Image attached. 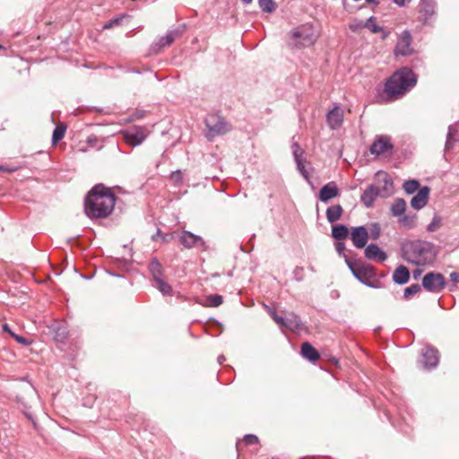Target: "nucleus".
Here are the masks:
<instances>
[{
  "label": "nucleus",
  "mask_w": 459,
  "mask_h": 459,
  "mask_svg": "<svg viewBox=\"0 0 459 459\" xmlns=\"http://www.w3.org/2000/svg\"><path fill=\"white\" fill-rule=\"evenodd\" d=\"M421 290V287L420 284L415 283L407 287L403 291V297L405 299H410L411 296L419 293Z\"/></svg>",
  "instance_id": "obj_38"
},
{
  "label": "nucleus",
  "mask_w": 459,
  "mask_h": 459,
  "mask_svg": "<svg viewBox=\"0 0 459 459\" xmlns=\"http://www.w3.org/2000/svg\"><path fill=\"white\" fill-rule=\"evenodd\" d=\"M380 232H381V228H380L379 224L373 223L371 225V230H370V238L374 240H377L380 236Z\"/></svg>",
  "instance_id": "obj_42"
},
{
  "label": "nucleus",
  "mask_w": 459,
  "mask_h": 459,
  "mask_svg": "<svg viewBox=\"0 0 459 459\" xmlns=\"http://www.w3.org/2000/svg\"><path fill=\"white\" fill-rule=\"evenodd\" d=\"M450 279L452 281L454 282H458L459 281V273H452L450 274Z\"/></svg>",
  "instance_id": "obj_51"
},
{
  "label": "nucleus",
  "mask_w": 459,
  "mask_h": 459,
  "mask_svg": "<svg viewBox=\"0 0 459 459\" xmlns=\"http://www.w3.org/2000/svg\"><path fill=\"white\" fill-rule=\"evenodd\" d=\"M268 312L274 322L281 327L287 328L295 333H299L305 328L300 318L296 314L290 313L286 316H281L277 315L275 310L272 308H268Z\"/></svg>",
  "instance_id": "obj_8"
},
{
  "label": "nucleus",
  "mask_w": 459,
  "mask_h": 459,
  "mask_svg": "<svg viewBox=\"0 0 459 459\" xmlns=\"http://www.w3.org/2000/svg\"><path fill=\"white\" fill-rule=\"evenodd\" d=\"M241 3L245 5H247L252 3L253 0H240Z\"/></svg>",
  "instance_id": "obj_54"
},
{
  "label": "nucleus",
  "mask_w": 459,
  "mask_h": 459,
  "mask_svg": "<svg viewBox=\"0 0 459 459\" xmlns=\"http://www.w3.org/2000/svg\"><path fill=\"white\" fill-rule=\"evenodd\" d=\"M181 34L182 31L180 30H169L164 37L160 39L158 43L160 48H166L170 46L176 39L181 36Z\"/></svg>",
  "instance_id": "obj_25"
},
{
  "label": "nucleus",
  "mask_w": 459,
  "mask_h": 459,
  "mask_svg": "<svg viewBox=\"0 0 459 459\" xmlns=\"http://www.w3.org/2000/svg\"><path fill=\"white\" fill-rule=\"evenodd\" d=\"M160 234V230H158L157 233L152 236V239L156 240L157 236Z\"/></svg>",
  "instance_id": "obj_58"
},
{
  "label": "nucleus",
  "mask_w": 459,
  "mask_h": 459,
  "mask_svg": "<svg viewBox=\"0 0 459 459\" xmlns=\"http://www.w3.org/2000/svg\"><path fill=\"white\" fill-rule=\"evenodd\" d=\"M3 331L8 333L11 335V333H13L7 324L3 325Z\"/></svg>",
  "instance_id": "obj_53"
},
{
  "label": "nucleus",
  "mask_w": 459,
  "mask_h": 459,
  "mask_svg": "<svg viewBox=\"0 0 459 459\" xmlns=\"http://www.w3.org/2000/svg\"><path fill=\"white\" fill-rule=\"evenodd\" d=\"M387 36H388V33L385 32V33L383 34L382 39H385V38H387Z\"/></svg>",
  "instance_id": "obj_59"
},
{
  "label": "nucleus",
  "mask_w": 459,
  "mask_h": 459,
  "mask_svg": "<svg viewBox=\"0 0 459 459\" xmlns=\"http://www.w3.org/2000/svg\"><path fill=\"white\" fill-rule=\"evenodd\" d=\"M171 178L176 180V181H179L181 179V174H180V171H176V172H173L171 174Z\"/></svg>",
  "instance_id": "obj_50"
},
{
  "label": "nucleus",
  "mask_w": 459,
  "mask_h": 459,
  "mask_svg": "<svg viewBox=\"0 0 459 459\" xmlns=\"http://www.w3.org/2000/svg\"><path fill=\"white\" fill-rule=\"evenodd\" d=\"M11 336L17 342H19L20 344H22V345H30L31 343L30 341H29L28 339L21 336V335H18L14 333H11Z\"/></svg>",
  "instance_id": "obj_44"
},
{
  "label": "nucleus",
  "mask_w": 459,
  "mask_h": 459,
  "mask_svg": "<svg viewBox=\"0 0 459 459\" xmlns=\"http://www.w3.org/2000/svg\"><path fill=\"white\" fill-rule=\"evenodd\" d=\"M368 3L369 4H378L379 1L378 0H366Z\"/></svg>",
  "instance_id": "obj_57"
},
{
  "label": "nucleus",
  "mask_w": 459,
  "mask_h": 459,
  "mask_svg": "<svg viewBox=\"0 0 459 459\" xmlns=\"http://www.w3.org/2000/svg\"><path fill=\"white\" fill-rule=\"evenodd\" d=\"M222 297L218 294L210 295L205 299V305L207 307H219L222 303Z\"/></svg>",
  "instance_id": "obj_36"
},
{
  "label": "nucleus",
  "mask_w": 459,
  "mask_h": 459,
  "mask_svg": "<svg viewBox=\"0 0 459 459\" xmlns=\"http://www.w3.org/2000/svg\"><path fill=\"white\" fill-rule=\"evenodd\" d=\"M154 287L163 295V296H172L173 290L170 284L167 282L165 277L161 279H158L154 281Z\"/></svg>",
  "instance_id": "obj_28"
},
{
  "label": "nucleus",
  "mask_w": 459,
  "mask_h": 459,
  "mask_svg": "<svg viewBox=\"0 0 459 459\" xmlns=\"http://www.w3.org/2000/svg\"><path fill=\"white\" fill-rule=\"evenodd\" d=\"M173 238L172 234H164L161 236V238L164 242H169Z\"/></svg>",
  "instance_id": "obj_52"
},
{
  "label": "nucleus",
  "mask_w": 459,
  "mask_h": 459,
  "mask_svg": "<svg viewBox=\"0 0 459 459\" xmlns=\"http://www.w3.org/2000/svg\"><path fill=\"white\" fill-rule=\"evenodd\" d=\"M225 360V357L223 355H221L218 357V362L222 363Z\"/></svg>",
  "instance_id": "obj_56"
},
{
  "label": "nucleus",
  "mask_w": 459,
  "mask_h": 459,
  "mask_svg": "<svg viewBox=\"0 0 459 459\" xmlns=\"http://www.w3.org/2000/svg\"><path fill=\"white\" fill-rule=\"evenodd\" d=\"M179 241L186 248H192L194 247H204L205 246L204 240L200 236L186 230L182 232Z\"/></svg>",
  "instance_id": "obj_15"
},
{
  "label": "nucleus",
  "mask_w": 459,
  "mask_h": 459,
  "mask_svg": "<svg viewBox=\"0 0 459 459\" xmlns=\"http://www.w3.org/2000/svg\"><path fill=\"white\" fill-rule=\"evenodd\" d=\"M446 281L441 273H429L422 279L423 288L430 292L437 293L445 287Z\"/></svg>",
  "instance_id": "obj_9"
},
{
  "label": "nucleus",
  "mask_w": 459,
  "mask_h": 459,
  "mask_svg": "<svg viewBox=\"0 0 459 459\" xmlns=\"http://www.w3.org/2000/svg\"><path fill=\"white\" fill-rule=\"evenodd\" d=\"M377 196H380V188L375 185H370L362 193L360 201L367 208H369Z\"/></svg>",
  "instance_id": "obj_20"
},
{
  "label": "nucleus",
  "mask_w": 459,
  "mask_h": 459,
  "mask_svg": "<svg viewBox=\"0 0 459 459\" xmlns=\"http://www.w3.org/2000/svg\"><path fill=\"white\" fill-rule=\"evenodd\" d=\"M362 28H365V22L360 21H354L351 23H350V29L352 31H357Z\"/></svg>",
  "instance_id": "obj_46"
},
{
  "label": "nucleus",
  "mask_w": 459,
  "mask_h": 459,
  "mask_svg": "<svg viewBox=\"0 0 459 459\" xmlns=\"http://www.w3.org/2000/svg\"><path fill=\"white\" fill-rule=\"evenodd\" d=\"M4 48L3 46L0 45V49Z\"/></svg>",
  "instance_id": "obj_60"
},
{
  "label": "nucleus",
  "mask_w": 459,
  "mask_h": 459,
  "mask_svg": "<svg viewBox=\"0 0 459 459\" xmlns=\"http://www.w3.org/2000/svg\"><path fill=\"white\" fill-rule=\"evenodd\" d=\"M403 190L408 194V195H411L413 193H415L419 187H420V183L418 180L416 179H411V180H407L403 183Z\"/></svg>",
  "instance_id": "obj_33"
},
{
  "label": "nucleus",
  "mask_w": 459,
  "mask_h": 459,
  "mask_svg": "<svg viewBox=\"0 0 459 459\" xmlns=\"http://www.w3.org/2000/svg\"><path fill=\"white\" fill-rule=\"evenodd\" d=\"M377 180L378 183H382L380 188V196L388 197L394 192V183L392 178L385 172L378 171L377 173Z\"/></svg>",
  "instance_id": "obj_14"
},
{
  "label": "nucleus",
  "mask_w": 459,
  "mask_h": 459,
  "mask_svg": "<svg viewBox=\"0 0 459 459\" xmlns=\"http://www.w3.org/2000/svg\"><path fill=\"white\" fill-rule=\"evenodd\" d=\"M411 35L408 30H403L398 37V41L394 48V53L396 56H409L412 53V48H411Z\"/></svg>",
  "instance_id": "obj_11"
},
{
  "label": "nucleus",
  "mask_w": 459,
  "mask_h": 459,
  "mask_svg": "<svg viewBox=\"0 0 459 459\" xmlns=\"http://www.w3.org/2000/svg\"><path fill=\"white\" fill-rule=\"evenodd\" d=\"M417 82L414 73L407 67L395 72L385 82V91L390 96H401Z\"/></svg>",
  "instance_id": "obj_2"
},
{
  "label": "nucleus",
  "mask_w": 459,
  "mask_h": 459,
  "mask_svg": "<svg viewBox=\"0 0 459 459\" xmlns=\"http://www.w3.org/2000/svg\"><path fill=\"white\" fill-rule=\"evenodd\" d=\"M430 189L429 186H423L419 189V192L411 198V205L415 210L422 209L428 203Z\"/></svg>",
  "instance_id": "obj_19"
},
{
  "label": "nucleus",
  "mask_w": 459,
  "mask_h": 459,
  "mask_svg": "<svg viewBox=\"0 0 459 459\" xmlns=\"http://www.w3.org/2000/svg\"><path fill=\"white\" fill-rule=\"evenodd\" d=\"M392 152L393 144L391 143L390 137L387 135L377 136L370 146V152L373 155L391 154Z\"/></svg>",
  "instance_id": "obj_12"
},
{
  "label": "nucleus",
  "mask_w": 459,
  "mask_h": 459,
  "mask_svg": "<svg viewBox=\"0 0 459 459\" xmlns=\"http://www.w3.org/2000/svg\"><path fill=\"white\" fill-rule=\"evenodd\" d=\"M406 211V202L403 198H397L392 207L391 213L394 217L402 216Z\"/></svg>",
  "instance_id": "obj_30"
},
{
  "label": "nucleus",
  "mask_w": 459,
  "mask_h": 459,
  "mask_svg": "<svg viewBox=\"0 0 459 459\" xmlns=\"http://www.w3.org/2000/svg\"><path fill=\"white\" fill-rule=\"evenodd\" d=\"M416 215L415 214H403L399 216L398 222L399 224L407 229H413L416 226Z\"/></svg>",
  "instance_id": "obj_31"
},
{
  "label": "nucleus",
  "mask_w": 459,
  "mask_h": 459,
  "mask_svg": "<svg viewBox=\"0 0 459 459\" xmlns=\"http://www.w3.org/2000/svg\"><path fill=\"white\" fill-rule=\"evenodd\" d=\"M65 130H66V127L64 125H60L55 128L53 134H52L53 143H56L64 138Z\"/></svg>",
  "instance_id": "obj_35"
},
{
  "label": "nucleus",
  "mask_w": 459,
  "mask_h": 459,
  "mask_svg": "<svg viewBox=\"0 0 459 459\" xmlns=\"http://www.w3.org/2000/svg\"><path fill=\"white\" fill-rule=\"evenodd\" d=\"M410 279V272L404 265H399L393 273V281L399 285L405 284Z\"/></svg>",
  "instance_id": "obj_23"
},
{
  "label": "nucleus",
  "mask_w": 459,
  "mask_h": 459,
  "mask_svg": "<svg viewBox=\"0 0 459 459\" xmlns=\"http://www.w3.org/2000/svg\"><path fill=\"white\" fill-rule=\"evenodd\" d=\"M365 256L368 260L384 262L387 259V255L377 244H369L365 247Z\"/></svg>",
  "instance_id": "obj_22"
},
{
  "label": "nucleus",
  "mask_w": 459,
  "mask_h": 459,
  "mask_svg": "<svg viewBox=\"0 0 459 459\" xmlns=\"http://www.w3.org/2000/svg\"><path fill=\"white\" fill-rule=\"evenodd\" d=\"M290 37L295 47L307 48L314 45L317 39V33L312 25L306 23L293 29Z\"/></svg>",
  "instance_id": "obj_5"
},
{
  "label": "nucleus",
  "mask_w": 459,
  "mask_h": 459,
  "mask_svg": "<svg viewBox=\"0 0 459 459\" xmlns=\"http://www.w3.org/2000/svg\"><path fill=\"white\" fill-rule=\"evenodd\" d=\"M335 249L341 255L345 249V244L342 240H338L335 244Z\"/></svg>",
  "instance_id": "obj_47"
},
{
  "label": "nucleus",
  "mask_w": 459,
  "mask_h": 459,
  "mask_svg": "<svg viewBox=\"0 0 459 459\" xmlns=\"http://www.w3.org/2000/svg\"><path fill=\"white\" fill-rule=\"evenodd\" d=\"M128 17L127 14H120L111 20H109L108 22H106L104 25H103V30H109V29H112L113 27L115 26H117L121 23V22L123 21V19Z\"/></svg>",
  "instance_id": "obj_37"
},
{
  "label": "nucleus",
  "mask_w": 459,
  "mask_h": 459,
  "mask_svg": "<svg viewBox=\"0 0 459 459\" xmlns=\"http://www.w3.org/2000/svg\"><path fill=\"white\" fill-rule=\"evenodd\" d=\"M442 219L438 215H435L431 221V222L427 226V230L429 232H434L437 230L441 226Z\"/></svg>",
  "instance_id": "obj_40"
},
{
  "label": "nucleus",
  "mask_w": 459,
  "mask_h": 459,
  "mask_svg": "<svg viewBox=\"0 0 459 459\" xmlns=\"http://www.w3.org/2000/svg\"><path fill=\"white\" fill-rule=\"evenodd\" d=\"M301 354L305 359L312 362H315L319 359L318 351L309 342L302 343Z\"/></svg>",
  "instance_id": "obj_24"
},
{
  "label": "nucleus",
  "mask_w": 459,
  "mask_h": 459,
  "mask_svg": "<svg viewBox=\"0 0 459 459\" xmlns=\"http://www.w3.org/2000/svg\"><path fill=\"white\" fill-rule=\"evenodd\" d=\"M0 170H2V171H10V172L14 171V169H5L4 166H1V165H0Z\"/></svg>",
  "instance_id": "obj_55"
},
{
  "label": "nucleus",
  "mask_w": 459,
  "mask_h": 459,
  "mask_svg": "<svg viewBox=\"0 0 459 459\" xmlns=\"http://www.w3.org/2000/svg\"><path fill=\"white\" fill-rule=\"evenodd\" d=\"M259 441L258 437L253 434H247L244 437V442L247 445L257 444Z\"/></svg>",
  "instance_id": "obj_45"
},
{
  "label": "nucleus",
  "mask_w": 459,
  "mask_h": 459,
  "mask_svg": "<svg viewBox=\"0 0 459 459\" xmlns=\"http://www.w3.org/2000/svg\"><path fill=\"white\" fill-rule=\"evenodd\" d=\"M205 126L207 128L205 135L209 141H212L218 135L226 134L231 128L226 120L217 114L208 115L205 118Z\"/></svg>",
  "instance_id": "obj_7"
},
{
  "label": "nucleus",
  "mask_w": 459,
  "mask_h": 459,
  "mask_svg": "<svg viewBox=\"0 0 459 459\" xmlns=\"http://www.w3.org/2000/svg\"><path fill=\"white\" fill-rule=\"evenodd\" d=\"M347 264L354 277L361 283L374 289L380 288L378 281L375 280L376 270L374 266L370 264L354 266L352 263L348 260Z\"/></svg>",
  "instance_id": "obj_6"
},
{
  "label": "nucleus",
  "mask_w": 459,
  "mask_h": 459,
  "mask_svg": "<svg viewBox=\"0 0 459 459\" xmlns=\"http://www.w3.org/2000/svg\"><path fill=\"white\" fill-rule=\"evenodd\" d=\"M368 237V231L364 226L354 227L351 229V239L354 247L359 249L366 247Z\"/></svg>",
  "instance_id": "obj_13"
},
{
  "label": "nucleus",
  "mask_w": 459,
  "mask_h": 459,
  "mask_svg": "<svg viewBox=\"0 0 459 459\" xmlns=\"http://www.w3.org/2000/svg\"><path fill=\"white\" fill-rule=\"evenodd\" d=\"M420 20L426 23L436 13L435 0H421L419 5Z\"/></svg>",
  "instance_id": "obj_18"
},
{
  "label": "nucleus",
  "mask_w": 459,
  "mask_h": 459,
  "mask_svg": "<svg viewBox=\"0 0 459 459\" xmlns=\"http://www.w3.org/2000/svg\"><path fill=\"white\" fill-rule=\"evenodd\" d=\"M258 5L263 12L267 13H273L277 8L274 0H258Z\"/></svg>",
  "instance_id": "obj_32"
},
{
  "label": "nucleus",
  "mask_w": 459,
  "mask_h": 459,
  "mask_svg": "<svg viewBox=\"0 0 459 459\" xmlns=\"http://www.w3.org/2000/svg\"><path fill=\"white\" fill-rule=\"evenodd\" d=\"M96 142L97 137L95 135H91L87 138V143L91 146H93Z\"/></svg>",
  "instance_id": "obj_48"
},
{
  "label": "nucleus",
  "mask_w": 459,
  "mask_h": 459,
  "mask_svg": "<svg viewBox=\"0 0 459 459\" xmlns=\"http://www.w3.org/2000/svg\"><path fill=\"white\" fill-rule=\"evenodd\" d=\"M295 162L297 164V168L299 171V173L304 177L306 180L309 179V174L307 170L306 169V166L304 164V160L302 158L295 160Z\"/></svg>",
  "instance_id": "obj_41"
},
{
  "label": "nucleus",
  "mask_w": 459,
  "mask_h": 459,
  "mask_svg": "<svg viewBox=\"0 0 459 459\" xmlns=\"http://www.w3.org/2000/svg\"><path fill=\"white\" fill-rule=\"evenodd\" d=\"M457 132L456 126L455 125H450L448 126V132L446 134V149L453 148V135Z\"/></svg>",
  "instance_id": "obj_39"
},
{
  "label": "nucleus",
  "mask_w": 459,
  "mask_h": 459,
  "mask_svg": "<svg viewBox=\"0 0 459 459\" xmlns=\"http://www.w3.org/2000/svg\"><path fill=\"white\" fill-rule=\"evenodd\" d=\"M349 235V230L345 225L338 224L332 228V237L336 240H343Z\"/></svg>",
  "instance_id": "obj_29"
},
{
  "label": "nucleus",
  "mask_w": 459,
  "mask_h": 459,
  "mask_svg": "<svg viewBox=\"0 0 459 459\" xmlns=\"http://www.w3.org/2000/svg\"><path fill=\"white\" fill-rule=\"evenodd\" d=\"M417 82L414 73L407 67L395 72L385 82V91L390 96H401Z\"/></svg>",
  "instance_id": "obj_3"
},
{
  "label": "nucleus",
  "mask_w": 459,
  "mask_h": 459,
  "mask_svg": "<svg viewBox=\"0 0 459 459\" xmlns=\"http://www.w3.org/2000/svg\"><path fill=\"white\" fill-rule=\"evenodd\" d=\"M365 28L368 29L372 33H378L383 30V27L377 24V21L374 16L369 17L365 22Z\"/></svg>",
  "instance_id": "obj_34"
},
{
  "label": "nucleus",
  "mask_w": 459,
  "mask_h": 459,
  "mask_svg": "<svg viewBox=\"0 0 459 459\" xmlns=\"http://www.w3.org/2000/svg\"><path fill=\"white\" fill-rule=\"evenodd\" d=\"M342 213L343 209L340 204L332 205L326 210V219L333 224L341 219Z\"/></svg>",
  "instance_id": "obj_26"
},
{
  "label": "nucleus",
  "mask_w": 459,
  "mask_h": 459,
  "mask_svg": "<svg viewBox=\"0 0 459 459\" xmlns=\"http://www.w3.org/2000/svg\"><path fill=\"white\" fill-rule=\"evenodd\" d=\"M422 364L427 369L436 368L438 364V351L432 347H426L422 350Z\"/></svg>",
  "instance_id": "obj_16"
},
{
  "label": "nucleus",
  "mask_w": 459,
  "mask_h": 459,
  "mask_svg": "<svg viewBox=\"0 0 459 459\" xmlns=\"http://www.w3.org/2000/svg\"><path fill=\"white\" fill-rule=\"evenodd\" d=\"M326 120L332 129L339 128L343 122V110L339 106H334L327 113Z\"/></svg>",
  "instance_id": "obj_21"
},
{
  "label": "nucleus",
  "mask_w": 459,
  "mask_h": 459,
  "mask_svg": "<svg viewBox=\"0 0 459 459\" xmlns=\"http://www.w3.org/2000/svg\"><path fill=\"white\" fill-rule=\"evenodd\" d=\"M116 196L103 185H96L85 197L84 211L89 218L108 217L114 210Z\"/></svg>",
  "instance_id": "obj_1"
},
{
  "label": "nucleus",
  "mask_w": 459,
  "mask_h": 459,
  "mask_svg": "<svg viewBox=\"0 0 459 459\" xmlns=\"http://www.w3.org/2000/svg\"><path fill=\"white\" fill-rule=\"evenodd\" d=\"M122 134L126 143L132 146L140 145L146 138L145 129L143 126L126 129Z\"/></svg>",
  "instance_id": "obj_10"
},
{
  "label": "nucleus",
  "mask_w": 459,
  "mask_h": 459,
  "mask_svg": "<svg viewBox=\"0 0 459 459\" xmlns=\"http://www.w3.org/2000/svg\"><path fill=\"white\" fill-rule=\"evenodd\" d=\"M411 0H393V2L397 4L398 6H404L407 2H410Z\"/></svg>",
  "instance_id": "obj_49"
},
{
  "label": "nucleus",
  "mask_w": 459,
  "mask_h": 459,
  "mask_svg": "<svg viewBox=\"0 0 459 459\" xmlns=\"http://www.w3.org/2000/svg\"><path fill=\"white\" fill-rule=\"evenodd\" d=\"M339 195L336 183L332 181L324 185L318 194V199L323 203H328L331 199Z\"/></svg>",
  "instance_id": "obj_17"
},
{
  "label": "nucleus",
  "mask_w": 459,
  "mask_h": 459,
  "mask_svg": "<svg viewBox=\"0 0 459 459\" xmlns=\"http://www.w3.org/2000/svg\"><path fill=\"white\" fill-rule=\"evenodd\" d=\"M149 271L152 276L153 281L158 279L165 277L163 266L156 258L152 259V261L150 262Z\"/></svg>",
  "instance_id": "obj_27"
},
{
  "label": "nucleus",
  "mask_w": 459,
  "mask_h": 459,
  "mask_svg": "<svg viewBox=\"0 0 459 459\" xmlns=\"http://www.w3.org/2000/svg\"><path fill=\"white\" fill-rule=\"evenodd\" d=\"M403 258L411 264H425L431 260V245L422 240L407 241L402 247Z\"/></svg>",
  "instance_id": "obj_4"
},
{
  "label": "nucleus",
  "mask_w": 459,
  "mask_h": 459,
  "mask_svg": "<svg viewBox=\"0 0 459 459\" xmlns=\"http://www.w3.org/2000/svg\"><path fill=\"white\" fill-rule=\"evenodd\" d=\"M292 152H293L294 160L302 158L303 150L296 143L292 144Z\"/></svg>",
  "instance_id": "obj_43"
}]
</instances>
